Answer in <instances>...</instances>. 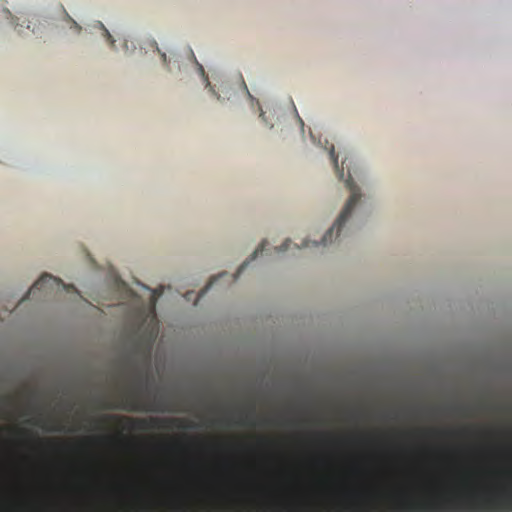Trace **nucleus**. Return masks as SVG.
<instances>
[{
    "label": "nucleus",
    "mask_w": 512,
    "mask_h": 512,
    "mask_svg": "<svg viewBox=\"0 0 512 512\" xmlns=\"http://www.w3.org/2000/svg\"><path fill=\"white\" fill-rule=\"evenodd\" d=\"M318 245H319V243H318V242H313V246H315V247H316V246H318Z\"/></svg>",
    "instance_id": "23"
},
{
    "label": "nucleus",
    "mask_w": 512,
    "mask_h": 512,
    "mask_svg": "<svg viewBox=\"0 0 512 512\" xmlns=\"http://www.w3.org/2000/svg\"><path fill=\"white\" fill-rule=\"evenodd\" d=\"M99 26L100 28L103 30L104 32V35L105 37L107 38V40L111 43V45L113 46L114 45V39L112 38L111 34L109 33V31L104 27V25L99 22Z\"/></svg>",
    "instance_id": "10"
},
{
    "label": "nucleus",
    "mask_w": 512,
    "mask_h": 512,
    "mask_svg": "<svg viewBox=\"0 0 512 512\" xmlns=\"http://www.w3.org/2000/svg\"><path fill=\"white\" fill-rule=\"evenodd\" d=\"M308 246H309V241H307V240L303 241V243H302V245H301V246H299V245L295 244V247H296L297 249L304 248V247H308Z\"/></svg>",
    "instance_id": "14"
},
{
    "label": "nucleus",
    "mask_w": 512,
    "mask_h": 512,
    "mask_svg": "<svg viewBox=\"0 0 512 512\" xmlns=\"http://www.w3.org/2000/svg\"><path fill=\"white\" fill-rule=\"evenodd\" d=\"M96 439H97V440H104V439H106V438H105V437H97Z\"/></svg>",
    "instance_id": "22"
},
{
    "label": "nucleus",
    "mask_w": 512,
    "mask_h": 512,
    "mask_svg": "<svg viewBox=\"0 0 512 512\" xmlns=\"http://www.w3.org/2000/svg\"><path fill=\"white\" fill-rule=\"evenodd\" d=\"M117 283H118V286L126 288V284L123 281L119 280V281H117Z\"/></svg>",
    "instance_id": "15"
},
{
    "label": "nucleus",
    "mask_w": 512,
    "mask_h": 512,
    "mask_svg": "<svg viewBox=\"0 0 512 512\" xmlns=\"http://www.w3.org/2000/svg\"><path fill=\"white\" fill-rule=\"evenodd\" d=\"M291 244V240L290 239H286L284 241V243L280 246V247H274V250L276 252H284V251H287L289 249V246Z\"/></svg>",
    "instance_id": "9"
},
{
    "label": "nucleus",
    "mask_w": 512,
    "mask_h": 512,
    "mask_svg": "<svg viewBox=\"0 0 512 512\" xmlns=\"http://www.w3.org/2000/svg\"><path fill=\"white\" fill-rule=\"evenodd\" d=\"M129 424L130 430L137 431H146L151 428H158L163 420L157 418H149V419H134V418H122Z\"/></svg>",
    "instance_id": "6"
},
{
    "label": "nucleus",
    "mask_w": 512,
    "mask_h": 512,
    "mask_svg": "<svg viewBox=\"0 0 512 512\" xmlns=\"http://www.w3.org/2000/svg\"><path fill=\"white\" fill-rule=\"evenodd\" d=\"M248 265V261L244 262L238 269L237 274L234 276V279H236L245 269V267Z\"/></svg>",
    "instance_id": "13"
},
{
    "label": "nucleus",
    "mask_w": 512,
    "mask_h": 512,
    "mask_svg": "<svg viewBox=\"0 0 512 512\" xmlns=\"http://www.w3.org/2000/svg\"><path fill=\"white\" fill-rule=\"evenodd\" d=\"M155 302H156V295L154 293L153 296H152V305H153V307L155 306Z\"/></svg>",
    "instance_id": "16"
},
{
    "label": "nucleus",
    "mask_w": 512,
    "mask_h": 512,
    "mask_svg": "<svg viewBox=\"0 0 512 512\" xmlns=\"http://www.w3.org/2000/svg\"><path fill=\"white\" fill-rule=\"evenodd\" d=\"M47 443H49V444H50V445H52L53 447H57V448H63V447L68 448V447H70V446H69V445H67V444H65V445H64V444H60V443H58V442L56 443L55 441H51V440L47 441Z\"/></svg>",
    "instance_id": "12"
},
{
    "label": "nucleus",
    "mask_w": 512,
    "mask_h": 512,
    "mask_svg": "<svg viewBox=\"0 0 512 512\" xmlns=\"http://www.w3.org/2000/svg\"><path fill=\"white\" fill-rule=\"evenodd\" d=\"M149 378L138 369H133L129 376V385L122 395L119 405L105 403V409H121L128 412H178V405L163 395H148Z\"/></svg>",
    "instance_id": "1"
},
{
    "label": "nucleus",
    "mask_w": 512,
    "mask_h": 512,
    "mask_svg": "<svg viewBox=\"0 0 512 512\" xmlns=\"http://www.w3.org/2000/svg\"><path fill=\"white\" fill-rule=\"evenodd\" d=\"M329 155H330V158L333 162V165H334V168H335V171L337 173V176L340 180H342L344 178V167L342 166V168L339 167L338 165V160H337V156L335 154V150H334V147L331 146L330 149H329Z\"/></svg>",
    "instance_id": "7"
},
{
    "label": "nucleus",
    "mask_w": 512,
    "mask_h": 512,
    "mask_svg": "<svg viewBox=\"0 0 512 512\" xmlns=\"http://www.w3.org/2000/svg\"><path fill=\"white\" fill-rule=\"evenodd\" d=\"M157 335L156 325H151L143 331L138 328L131 336V353L149 362Z\"/></svg>",
    "instance_id": "3"
},
{
    "label": "nucleus",
    "mask_w": 512,
    "mask_h": 512,
    "mask_svg": "<svg viewBox=\"0 0 512 512\" xmlns=\"http://www.w3.org/2000/svg\"><path fill=\"white\" fill-rule=\"evenodd\" d=\"M62 286L66 288L65 284L59 279L50 274L42 275L29 289L27 298L32 295L35 296L38 292H44L48 294L54 290V288H59Z\"/></svg>",
    "instance_id": "5"
},
{
    "label": "nucleus",
    "mask_w": 512,
    "mask_h": 512,
    "mask_svg": "<svg viewBox=\"0 0 512 512\" xmlns=\"http://www.w3.org/2000/svg\"><path fill=\"white\" fill-rule=\"evenodd\" d=\"M0 512H71V503H5L0 505Z\"/></svg>",
    "instance_id": "4"
},
{
    "label": "nucleus",
    "mask_w": 512,
    "mask_h": 512,
    "mask_svg": "<svg viewBox=\"0 0 512 512\" xmlns=\"http://www.w3.org/2000/svg\"><path fill=\"white\" fill-rule=\"evenodd\" d=\"M346 187L349 189L351 195L348 201L346 202L341 214L334 223L333 227L330 228L322 237L321 244L323 246H327L328 244L332 243L335 229L337 230L336 238L339 236L342 227L350 218L352 211L354 210L355 206L358 204L361 198L360 189L354 183L350 170H348V179L346 180Z\"/></svg>",
    "instance_id": "2"
},
{
    "label": "nucleus",
    "mask_w": 512,
    "mask_h": 512,
    "mask_svg": "<svg viewBox=\"0 0 512 512\" xmlns=\"http://www.w3.org/2000/svg\"><path fill=\"white\" fill-rule=\"evenodd\" d=\"M199 70H200V72H201L202 74H204V69H203V67H202L201 65H199Z\"/></svg>",
    "instance_id": "19"
},
{
    "label": "nucleus",
    "mask_w": 512,
    "mask_h": 512,
    "mask_svg": "<svg viewBox=\"0 0 512 512\" xmlns=\"http://www.w3.org/2000/svg\"><path fill=\"white\" fill-rule=\"evenodd\" d=\"M259 441H260L261 443H266V442H268V440H267V439H265V438H260V440H259Z\"/></svg>",
    "instance_id": "18"
},
{
    "label": "nucleus",
    "mask_w": 512,
    "mask_h": 512,
    "mask_svg": "<svg viewBox=\"0 0 512 512\" xmlns=\"http://www.w3.org/2000/svg\"><path fill=\"white\" fill-rule=\"evenodd\" d=\"M504 474H505L506 476H508V477L512 476V473H510V472H507V473H504Z\"/></svg>",
    "instance_id": "21"
},
{
    "label": "nucleus",
    "mask_w": 512,
    "mask_h": 512,
    "mask_svg": "<svg viewBox=\"0 0 512 512\" xmlns=\"http://www.w3.org/2000/svg\"><path fill=\"white\" fill-rule=\"evenodd\" d=\"M452 431H443L442 434H452Z\"/></svg>",
    "instance_id": "20"
},
{
    "label": "nucleus",
    "mask_w": 512,
    "mask_h": 512,
    "mask_svg": "<svg viewBox=\"0 0 512 512\" xmlns=\"http://www.w3.org/2000/svg\"><path fill=\"white\" fill-rule=\"evenodd\" d=\"M224 274H220L216 277H214L207 285L206 287L201 291V293L199 294V297L203 296L204 293L214 284L215 281L218 280V278H221Z\"/></svg>",
    "instance_id": "11"
},
{
    "label": "nucleus",
    "mask_w": 512,
    "mask_h": 512,
    "mask_svg": "<svg viewBox=\"0 0 512 512\" xmlns=\"http://www.w3.org/2000/svg\"><path fill=\"white\" fill-rule=\"evenodd\" d=\"M170 422H172L174 424H179L181 421L179 419H173V420H170Z\"/></svg>",
    "instance_id": "17"
},
{
    "label": "nucleus",
    "mask_w": 512,
    "mask_h": 512,
    "mask_svg": "<svg viewBox=\"0 0 512 512\" xmlns=\"http://www.w3.org/2000/svg\"><path fill=\"white\" fill-rule=\"evenodd\" d=\"M266 245H267V241L264 240L260 246L254 251L252 257H251V260H254L255 258H257V256L259 254H262L264 252V250L266 249Z\"/></svg>",
    "instance_id": "8"
}]
</instances>
